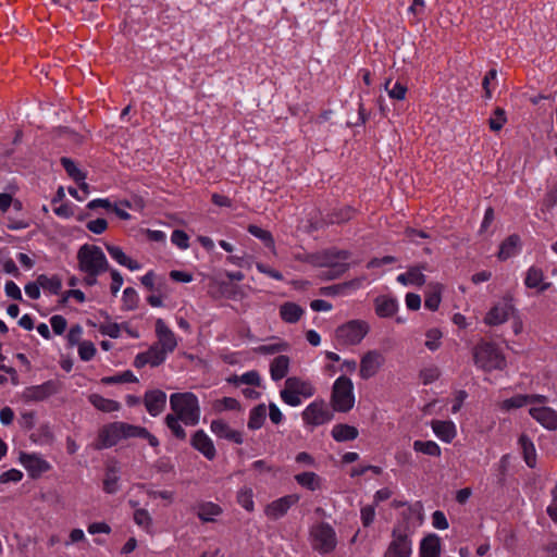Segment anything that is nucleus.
Here are the masks:
<instances>
[{"instance_id":"obj_34","label":"nucleus","mask_w":557,"mask_h":557,"mask_svg":"<svg viewBox=\"0 0 557 557\" xmlns=\"http://www.w3.org/2000/svg\"><path fill=\"white\" fill-rule=\"evenodd\" d=\"M332 437L336 442H348L354 441L358 437L359 431L357 428L345 424V423H338L335 424L332 429Z\"/></svg>"},{"instance_id":"obj_63","label":"nucleus","mask_w":557,"mask_h":557,"mask_svg":"<svg viewBox=\"0 0 557 557\" xmlns=\"http://www.w3.org/2000/svg\"><path fill=\"white\" fill-rule=\"evenodd\" d=\"M96 351L95 345L89 341H84L78 345V355L84 361L91 360L95 357Z\"/></svg>"},{"instance_id":"obj_60","label":"nucleus","mask_w":557,"mask_h":557,"mask_svg":"<svg viewBox=\"0 0 557 557\" xmlns=\"http://www.w3.org/2000/svg\"><path fill=\"white\" fill-rule=\"evenodd\" d=\"M261 382L260 375L257 371L251 370L248 371L240 376H235L234 383L235 384H247L252 386H259Z\"/></svg>"},{"instance_id":"obj_18","label":"nucleus","mask_w":557,"mask_h":557,"mask_svg":"<svg viewBox=\"0 0 557 557\" xmlns=\"http://www.w3.org/2000/svg\"><path fill=\"white\" fill-rule=\"evenodd\" d=\"M530 416L543 428L557 430V411L547 406H532L529 410Z\"/></svg>"},{"instance_id":"obj_49","label":"nucleus","mask_w":557,"mask_h":557,"mask_svg":"<svg viewBox=\"0 0 557 557\" xmlns=\"http://www.w3.org/2000/svg\"><path fill=\"white\" fill-rule=\"evenodd\" d=\"M138 294L133 287H126L122 296V309L126 311L135 310L138 306Z\"/></svg>"},{"instance_id":"obj_13","label":"nucleus","mask_w":557,"mask_h":557,"mask_svg":"<svg viewBox=\"0 0 557 557\" xmlns=\"http://www.w3.org/2000/svg\"><path fill=\"white\" fill-rule=\"evenodd\" d=\"M513 311L515 306L512 305L511 298H504L486 312L483 321L488 326H497L507 322Z\"/></svg>"},{"instance_id":"obj_29","label":"nucleus","mask_w":557,"mask_h":557,"mask_svg":"<svg viewBox=\"0 0 557 557\" xmlns=\"http://www.w3.org/2000/svg\"><path fill=\"white\" fill-rule=\"evenodd\" d=\"M88 400L97 410L106 413L119 411L122 407L119 401L106 398L97 393L90 394Z\"/></svg>"},{"instance_id":"obj_1","label":"nucleus","mask_w":557,"mask_h":557,"mask_svg":"<svg viewBox=\"0 0 557 557\" xmlns=\"http://www.w3.org/2000/svg\"><path fill=\"white\" fill-rule=\"evenodd\" d=\"M145 438L151 447H159V440L151 434L146 428L134 425L127 422L115 421L107 423L98 431L97 440L95 443L96 449L111 448L119 444L122 440L128 438Z\"/></svg>"},{"instance_id":"obj_37","label":"nucleus","mask_w":557,"mask_h":557,"mask_svg":"<svg viewBox=\"0 0 557 557\" xmlns=\"http://www.w3.org/2000/svg\"><path fill=\"white\" fill-rule=\"evenodd\" d=\"M519 445L525 463L530 468H534L536 466V450L533 442L527 435H521L519 437Z\"/></svg>"},{"instance_id":"obj_40","label":"nucleus","mask_w":557,"mask_h":557,"mask_svg":"<svg viewBox=\"0 0 557 557\" xmlns=\"http://www.w3.org/2000/svg\"><path fill=\"white\" fill-rule=\"evenodd\" d=\"M296 482L309 491H317L321 487V478L314 472H302L295 475Z\"/></svg>"},{"instance_id":"obj_17","label":"nucleus","mask_w":557,"mask_h":557,"mask_svg":"<svg viewBox=\"0 0 557 557\" xmlns=\"http://www.w3.org/2000/svg\"><path fill=\"white\" fill-rule=\"evenodd\" d=\"M157 343L168 355L173 352L177 347V338L174 332L165 324L162 319H157L154 325Z\"/></svg>"},{"instance_id":"obj_39","label":"nucleus","mask_w":557,"mask_h":557,"mask_svg":"<svg viewBox=\"0 0 557 557\" xmlns=\"http://www.w3.org/2000/svg\"><path fill=\"white\" fill-rule=\"evenodd\" d=\"M265 417H267V408H265L264 404H260V405L253 407L249 412V419H248L247 426L250 430L260 429L265 421Z\"/></svg>"},{"instance_id":"obj_10","label":"nucleus","mask_w":557,"mask_h":557,"mask_svg":"<svg viewBox=\"0 0 557 557\" xmlns=\"http://www.w3.org/2000/svg\"><path fill=\"white\" fill-rule=\"evenodd\" d=\"M301 417L307 426L315 428L331 421L333 414L323 399H315L305 408Z\"/></svg>"},{"instance_id":"obj_12","label":"nucleus","mask_w":557,"mask_h":557,"mask_svg":"<svg viewBox=\"0 0 557 557\" xmlns=\"http://www.w3.org/2000/svg\"><path fill=\"white\" fill-rule=\"evenodd\" d=\"M385 363V357L379 350H369L360 359L359 375L362 380L375 376Z\"/></svg>"},{"instance_id":"obj_5","label":"nucleus","mask_w":557,"mask_h":557,"mask_svg":"<svg viewBox=\"0 0 557 557\" xmlns=\"http://www.w3.org/2000/svg\"><path fill=\"white\" fill-rule=\"evenodd\" d=\"M354 383L346 376H338L332 386L330 404L336 412H349L355 406Z\"/></svg>"},{"instance_id":"obj_8","label":"nucleus","mask_w":557,"mask_h":557,"mask_svg":"<svg viewBox=\"0 0 557 557\" xmlns=\"http://www.w3.org/2000/svg\"><path fill=\"white\" fill-rule=\"evenodd\" d=\"M309 540L314 550L320 554L333 552L337 544L335 530L326 522H318L310 528Z\"/></svg>"},{"instance_id":"obj_36","label":"nucleus","mask_w":557,"mask_h":557,"mask_svg":"<svg viewBox=\"0 0 557 557\" xmlns=\"http://www.w3.org/2000/svg\"><path fill=\"white\" fill-rule=\"evenodd\" d=\"M398 304L394 298L379 297L375 300V312L381 318H388L396 313Z\"/></svg>"},{"instance_id":"obj_64","label":"nucleus","mask_w":557,"mask_h":557,"mask_svg":"<svg viewBox=\"0 0 557 557\" xmlns=\"http://www.w3.org/2000/svg\"><path fill=\"white\" fill-rule=\"evenodd\" d=\"M552 503L548 505L546 512L549 518L557 524V481L550 491Z\"/></svg>"},{"instance_id":"obj_61","label":"nucleus","mask_w":557,"mask_h":557,"mask_svg":"<svg viewBox=\"0 0 557 557\" xmlns=\"http://www.w3.org/2000/svg\"><path fill=\"white\" fill-rule=\"evenodd\" d=\"M543 208L546 210H552L557 206V182L548 187L544 198H543Z\"/></svg>"},{"instance_id":"obj_57","label":"nucleus","mask_w":557,"mask_h":557,"mask_svg":"<svg viewBox=\"0 0 557 557\" xmlns=\"http://www.w3.org/2000/svg\"><path fill=\"white\" fill-rule=\"evenodd\" d=\"M61 163L69 176H71L75 182L85 181L86 174L82 172L71 159L62 158Z\"/></svg>"},{"instance_id":"obj_14","label":"nucleus","mask_w":557,"mask_h":557,"mask_svg":"<svg viewBox=\"0 0 557 557\" xmlns=\"http://www.w3.org/2000/svg\"><path fill=\"white\" fill-rule=\"evenodd\" d=\"M18 461L26 469L28 475L33 479L41 476L51 470V465L39 454L20 453Z\"/></svg>"},{"instance_id":"obj_53","label":"nucleus","mask_w":557,"mask_h":557,"mask_svg":"<svg viewBox=\"0 0 557 557\" xmlns=\"http://www.w3.org/2000/svg\"><path fill=\"white\" fill-rule=\"evenodd\" d=\"M496 79H497V71L495 69H491L486 72L485 76L482 81V87L484 89V97L486 99H491L493 95V90L496 86Z\"/></svg>"},{"instance_id":"obj_46","label":"nucleus","mask_w":557,"mask_h":557,"mask_svg":"<svg viewBox=\"0 0 557 557\" xmlns=\"http://www.w3.org/2000/svg\"><path fill=\"white\" fill-rule=\"evenodd\" d=\"M138 379L129 370L112 376H104L101 379V383L104 385L121 384V383H137Z\"/></svg>"},{"instance_id":"obj_35","label":"nucleus","mask_w":557,"mask_h":557,"mask_svg":"<svg viewBox=\"0 0 557 557\" xmlns=\"http://www.w3.org/2000/svg\"><path fill=\"white\" fill-rule=\"evenodd\" d=\"M222 513V508L212 502H205L197 506V516L203 522H212Z\"/></svg>"},{"instance_id":"obj_4","label":"nucleus","mask_w":557,"mask_h":557,"mask_svg":"<svg viewBox=\"0 0 557 557\" xmlns=\"http://www.w3.org/2000/svg\"><path fill=\"white\" fill-rule=\"evenodd\" d=\"M473 360L476 367L486 372L504 370L507 366L502 349L491 342H481L473 348Z\"/></svg>"},{"instance_id":"obj_22","label":"nucleus","mask_w":557,"mask_h":557,"mask_svg":"<svg viewBox=\"0 0 557 557\" xmlns=\"http://www.w3.org/2000/svg\"><path fill=\"white\" fill-rule=\"evenodd\" d=\"M363 278H354L348 282L335 284L331 286H324L319 289V294L323 296H346L352 290L361 287Z\"/></svg>"},{"instance_id":"obj_59","label":"nucleus","mask_w":557,"mask_h":557,"mask_svg":"<svg viewBox=\"0 0 557 557\" xmlns=\"http://www.w3.org/2000/svg\"><path fill=\"white\" fill-rule=\"evenodd\" d=\"M280 396L282 400L292 407H297L302 403L300 396H298L288 385L285 384V387L280 392Z\"/></svg>"},{"instance_id":"obj_45","label":"nucleus","mask_w":557,"mask_h":557,"mask_svg":"<svg viewBox=\"0 0 557 557\" xmlns=\"http://www.w3.org/2000/svg\"><path fill=\"white\" fill-rule=\"evenodd\" d=\"M527 405H529L528 395L518 394V395H515V396H512L510 398H507V399L503 400L499 404V408L502 410L509 411V410H512V409L522 408V407H524Z\"/></svg>"},{"instance_id":"obj_21","label":"nucleus","mask_w":557,"mask_h":557,"mask_svg":"<svg viewBox=\"0 0 557 557\" xmlns=\"http://www.w3.org/2000/svg\"><path fill=\"white\" fill-rule=\"evenodd\" d=\"M426 270H429L426 263L409 267L406 272L400 273L397 276V282L405 286H422L425 283V275L423 274V271Z\"/></svg>"},{"instance_id":"obj_33","label":"nucleus","mask_w":557,"mask_h":557,"mask_svg":"<svg viewBox=\"0 0 557 557\" xmlns=\"http://www.w3.org/2000/svg\"><path fill=\"white\" fill-rule=\"evenodd\" d=\"M304 309L292 301L284 302L280 307V317L286 323H296L304 315Z\"/></svg>"},{"instance_id":"obj_48","label":"nucleus","mask_w":557,"mask_h":557,"mask_svg":"<svg viewBox=\"0 0 557 557\" xmlns=\"http://www.w3.org/2000/svg\"><path fill=\"white\" fill-rule=\"evenodd\" d=\"M157 294L147 297V302L153 308L163 307V298L166 297L169 286L165 282H160L156 288Z\"/></svg>"},{"instance_id":"obj_20","label":"nucleus","mask_w":557,"mask_h":557,"mask_svg":"<svg viewBox=\"0 0 557 557\" xmlns=\"http://www.w3.org/2000/svg\"><path fill=\"white\" fill-rule=\"evenodd\" d=\"M144 405L152 417L159 416L165 408L166 394L161 389H150L144 395Z\"/></svg>"},{"instance_id":"obj_55","label":"nucleus","mask_w":557,"mask_h":557,"mask_svg":"<svg viewBox=\"0 0 557 557\" xmlns=\"http://www.w3.org/2000/svg\"><path fill=\"white\" fill-rule=\"evenodd\" d=\"M212 407L215 411L237 410L240 408L239 401L233 397H223L213 401Z\"/></svg>"},{"instance_id":"obj_31","label":"nucleus","mask_w":557,"mask_h":557,"mask_svg":"<svg viewBox=\"0 0 557 557\" xmlns=\"http://www.w3.org/2000/svg\"><path fill=\"white\" fill-rule=\"evenodd\" d=\"M290 360L285 355L275 357L270 363V374L273 381H281L284 379L289 369Z\"/></svg>"},{"instance_id":"obj_24","label":"nucleus","mask_w":557,"mask_h":557,"mask_svg":"<svg viewBox=\"0 0 557 557\" xmlns=\"http://www.w3.org/2000/svg\"><path fill=\"white\" fill-rule=\"evenodd\" d=\"M191 445L209 460H212L216 455L212 440L201 430L193 435Z\"/></svg>"},{"instance_id":"obj_50","label":"nucleus","mask_w":557,"mask_h":557,"mask_svg":"<svg viewBox=\"0 0 557 557\" xmlns=\"http://www.w3.org/2000/svg\"><path fill=\"white\" fill-rule=\"evenodd\" d=\"M119 490V476L113 467H109L106 471L103 480V491L108 494H114Z\"/></svg>"},{"instance_id":"obj_44","label":"nucleus","mask_w":557,"mask_h":557,"mask_svg":"<svg viewBox=\"0 0 557 557\" xmlns=\"http://www.w3.org/2000/svg\"><path fill=\"white\" fill-rule=\"evenodd\" d=\"M134 522L140 527L145 532L152 534V518L150 513L143 508L134 511Z\"/></svg>"},{"instance_id":"obj_16","label":"nucleus","mask_w":557,"mask_h":557,"mask_svg":"<svg viewBox=\"0 0 557 557\" xmlns=\"http://www.w3.org/2000/svg\"><path fill=\"white\" fill-rule=\"evenodd\" d=\"M299 499L300 497L297 494H289L277 498L265 506L264 515L271 520H277L284 517Z\"/></svg>"},{"instance_id":"obj_28","label":"nucleus","mask_w":557,"mask_h":557,"mask_svg":"<svg viewBox=\"0 0 557 557\" xmlns=\"http://www.w3.org/2000/svg\"><path fill=\"white\" fill-rule=\"evenodd\" d=\"M520 246L521 239L519 235L512 234L508 236L505 240L502 242L499 246V251L497 255L498 259L504 261L513 257L518 253Z\"/></svg>"},{"instance_id":"obj_25","label":"nucleus","mask_w":557,"mask_h":557,"mask_svg":"<svg viewBox=\"0 0 557 557\" xmlns=\"http://www.w3.org/2000/svg\"><path fill=\"white\" fill-rule=\"evenodd\" d=\"M210 429L218 437L228 440L236 444H242L244 442L242 433L232 429L223 420H213L211 422Z\"/></svg>"},{"instance_id":"obj_27","label":"nucleus","mask_w":557,"mask_h":557,"mask_svg":"<svg viewBox=\"0 0 557 557\" xmlns=\"http://www.w3.org/2000/svg\"><path fill=\"white\" fill-rule=\"evenodd\" d=\"M286 385L290 387L301 398H310L314 395L315 388L313 384L308 380H302L297 376L288 377L285 381Z\"/></svg>"},{"instance_id":"obj_41","label":"nucleus","mask_w":557,"mask_h":557,"mask_svg":"<svg viewBox=\"0 0 557 557\" xmlns=\"http://www.w3.org/2000/svg\"><path fill=\"white\" fill-rule=\"evenodd\" d=\"M38 282L41 288L50 294L58 295L61 292L62 281L58 275L41 274L38 276Z\"/></svg>"},{"instance_id":"obj_38","label":"nucleus","mask_w":557,"mask_h":557,"mask_svg":"<svg viewBox=\"0 0 557 557\" xmlns=\"http://www.w3.org/2000/svg\"><path fill=\"white\" fill-rule=\"evenodd\" d=\"M441 294V284H430L424 299V307L431 311L437 310L442 300Z\"/></svg>"},{"instance_id":"obj_58","label":"nucleus","mask_w":557,"mask_h":557,"mask_svg":"<svg viewBox=\"0 0 557 557\" xmlns=\"http://www.w3.org/2000/svg\"><path fill=\"white\" fill-rule=\"evenodd\" d=\"M389 84L391 79H387L385 83V90L387 91L388 97L395 100H404L406 98L407 87L399 82H396L393 87H389Z\"/></svg>"},{"instance_id":"obj_43","label":"nucleus","mask_w":557,"mask_h":557,"mask_svg":"<svg viewBox=\"0 0 557 557\" xmlns=\"http://www.w3.org/2000/svg\"><path fill=\"white\" fill-rule=\"evenodd\" d=\"M247 231L255 237L259 238L264 245L275 253V243L272 234L257 225L250 224Z\"/></svg>"},{"instance_id":"obj_51","label":"nucleus","mask_w":557,"mask_h":557,"mask_svg":"<svg viewBox=\"0 0 557 557\" xmlns=\"http://www.w3.org/2000/svg\"><path fill=\"white\" fill-rule=\"evenodd\" d=\"M237 503L247 511L255 509L253 492L250 487H243L237 492Z\"/></svg>"},{"instance_id":"obj_62","label":"nucleus","mask_w":557,"mask_h":557,"mask_svg":"<svg viewBox=\"0 0 557 557\" xmlns=\"http://www.w3.org/2000/svg\"><path fill=\"white\" fill-rule=\"evenodd\" d=\"M171 242L181 250H186L189 247V237L182 230H175L172 232Z\"/></svg>"},{"instance_id":"obj_15","label":"nucleus","mask_w":557,"mask_h":557,"mask_svg":"<svg viewBox=\"0 0 557 557\" xmlns=\"http://www.w3.org/2000/svg\"><path fill=\"white\" fill-rule=\"evenodd\" d=\"M523 284L528 289H533L537 294H543L553 286V283L546 280L544 270L535 264L529 267L524 272Z\"/></svg>"},{"instance_id":"obj_11","label":"nucleus","mask_w":557,"mask_h":557,"mask_svg":"<svg viewBox=\"0 0 557 557\" xmlns=\"http://www.w3.org/2000/svg\"><path fill=\"white\" fill-rule=\"evenodd\" d=\"M62 384L59 380H49L39 385L24 388L22 397L27 403L42 401L61 391Z\"/></svg>"},{"instance_id":"obj_32","label":"nucleus","mask_w":557,"mask_h":557,"mask_svg":"<svg viewBox=\"0 0 557 557\" xmlns=\"http://www.w3.org/2000/svg\"><path fill=\"white\" fill-rule=\"evenodd\" d=\"M100 314L104 317L106 321L101 323H95L88 321V324L97 327L102 335H107L111 338H117L121 335V325L116 322L110 321V317L106 311H100Z\"/></svg>"},{"instance_id":"obj_9","label":"nucleus","mask_w":557,"mask_h":557,"mask_svg":"<svg viewBox=\"0 0 557 557\" xmlns=\"http://www.w3.org/2000/svg\"><path fill=\"white\" fill-rule=\"evenodd\" d=\"M369 325L361 320H351L335 331L336 341L345 346L359 344L368 334Z\"/></svg>"},{"instance_id":"obj_52","label":"nucleus","mask_w":557,"mask_h":557,"mask_svg":"<svg viewBox=\"0 0 557 557\" xmlns=\"http://www.w3.org/2000/svg\"><path fill=\"white\" fill-rule=\"evenodd\" d=\"M149 366L158 367L163 363L166 359L168 354L161 349L160 346H156L154 344L149 347L146 351Z\"/></svg>"},{"instance_id":"obj_6","label":"nucleus","mask_w":557,"mask_h":557,"mask_svg":"<svg viewBox=\"0 0 557 557\" xmlns=\"http://www.w3.org/2000/svg\"><path fill=\"white\" fill-rule=\"evenodd\" d=\"M413 530L406 525H394L389 543L383 557H411L413 553Z\"/></svg>"},{"instance_id":"obj_54","label":"nucleus","mask_w":557,"mask_h":557,"mask_svg":"<svg viewBox=\"0 0 557 557\" xmlns=\"http://www.w3.org/2000/svg\"><path fill=\"white\" fill-rule=\"evenodd\" d=\"M181 419L174 414H168L165 417V424L171 430L172 434L178 440L186 438V432L181 425Z\"/></svg>"},{"instance_id":"obj_23","label":"nucleus","mask_w":557,"mask_h":557,"mask_svg":"<svg viewBox=\"0 0 557 557\" xmlns=\"http://www.w3.org/2000/svg\"><path fill=\"white\" fill-rule=\"evenodd\" d=\"M431 428L434 434L444 443H451L457 436V429L450 420H432Z\"/></svg>"},{"instance_id":"obj_26","label":"nucleus","mask_w":557,"mask_h":557,"mask_svg":"<svg viewBox=\"0 0 557 557\" xmlns=\"http://www.w3.org/2000/svg\"><path fill=\"white\" fill-rule=\"evenodd\" d=\"M420 557H440L441 556V540L436 534H429L420 542L419 547Z\"/></svg>"},{"instance_id":"obj_3","label":"nucleus","mask_w":557,"mask_h":557,"mask_svg":"<svg viewBox=\"0 0 557 557\" xmlns=\"http://www.w3.org/2000/svg\"><path fill=\"white\" fill-rule=\"evenodd\" d=\"M170 406L174 416L186 425H196L200 419V407L194 393H174L170 396Z\"/></svg>"},{"instance_id":"obj_56","label":"nucleus","mask_w":557,"mask_h":557,"mask_svg":"<svg viewBox=\"0 0 557 557\" xmlns=\"http://www.w3.org/2000/svg\"><path fill=\"white\" fill-rule=\"evenodd\" d=\"M442 336H443V334L438 329H436V327L430 329L425 333V343H424L425 347L431 351L438 349L441 346Z\"/></svg>"},{"instance_id":"obj_30","label":"nucleus","mask_w":557,"mask_h":557,"mask_svg":"<svg viewBox=\"0 0 557 557\" xmlns=\"http://www.w3.org/2000/svg\"><path fill=\"white\" fill-rule=\"evenodd\" d=\"M107 251L110 257L115 260L119 264L127 268L131 271H136L140 269V264L125 255L121 247L114 245H107Z\"/></svg>"},{"instance_id":"obj_7","label":"nucleus","mask_w":557,"mask_h":557,"mask_svg":"<svg viewBox=\"0 0 557 557\" xmlns=\"http://www.w3.org/2000/svg\"><path fill=\"white\" fill-rule=\"evenodd\" d=\"M77 263L81 272H107L109 270L104 252L96 245L81 246L77 251Z\"/></svg>"},{"instance_id":"obj_2","label":"nucleus","mask_w":557,"mask_h":557,"mask_svg":"<svg viewBox=\"0 0 557 557\" xmlns=\"http://www.w3.org/2000/svg\"><path fill=\"white\" fill-rule=\"evenodd\" d=\"M349 252L336 248L325 249L307 255L306 263L320 269L318 277L322 281H332L341 277L348 269Z\"/></svg>"},{"instance_id":"obj_42","label":"nucleus","mask_w":557,"mask_h":557,"mask_svg":"<svg viewBox=\"0 0 557 557\" xmlns=\"http://www.w3.org/2000/svg\"><path fill=\"white\" fill-rule=\"evenodd\" d=\"M413 449L432 457H440L442 454L441 447L434 441H414Z\"/></svg>"},{"instance_id":"obj_19","label":"nucleus","mask_w":557,"mask_h":557,"mask_svg":"<svg viewBox=\"0 0 557 557\" xmlns=\"http://www.w3.org/2000/svg\"><path fill=\"white\" fill-rule=\"evenodd\" d=\"M423 522V507L421 503H416L413 505H407L406 508L401 512V520L398 521L395 525H406L408 530H416L417 527L421 525Z\"/></svg>"},{"instance_id":"obj_47","label":"nucleus","mask_w":557,"mask_h":557,"mask_svg":"<svg viewBox=\"0 0 557 557\" xmlns=\"http://www.w3.org/2000/svg\"><path fill=\"white\" fill-rule=\"evenodd\" d=\"M507 123V115L503 108L497 107L488 119L490 129L499 132Z\"/></svg>"}]
</instances>
